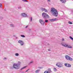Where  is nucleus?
I'll return each mask as SVG.
<instances>
[{
  "label": "nucleus",
  "mask_w": 73,
  "mask_h": 73,
  "mask_svg": "<svg viewBox=\"0 0 73 73\" xmlns=\"http://www.w3.org/2000/svg\"><path fill=\"white\" fill-rule=\"evenodd\" d=\"M46 73H50V72H49L48 71H46Z\"/></svg>",
  "instance_id": "nucleus-27"
},
{
  "label": "nucleus",
  "mask_w": 73,
  "mask_h": 73,
  "mask_svg": "<svg viewBox=\"0 0 73 73\" xmlns=\"http://www.w3.org/2000/svg\"><path fill=\"white\" fill-rule=\"evenodd\" d=\"M45 22H46V20H45Z\"/></svg>",
  "instance_id": "nucleus-42"
},
{
  "label": "nucleus",
  "mask_w": 73,
  "mask_h": 73,
  "mask_svg": "<svg viewBox=\"0 0 73 73\" xmlns=\"http://www.w3.org/2000/svg\"><path fill=\"white\" fill-rule=\"evenodd\" d=\"M46 72V71H45V72H44V73H45Z\"/></svg>",
  "instance_id": "nucleus-41"
},
{
  "label": "nucleus",
  "mask_w": 73,
  "mask_h": 73,
  "mask_svg": "<svg viewBox=\"0 0 73 73\" xmlns=\"http://www.w3.org/2000/svg\"><path fill=\"white\" fill-rule=\"evenodd\" d=\"M47 46H50V44H49V43H47Z\"/></svg>",
  "instance_id": "nucleus-19"
},
{
  "label": "nucleus",
  "mask_w": 73,
  "mask_h": 73,
  "mask_svg": "<svg viewBox=\"0 0 73 73\" xmlns=\"http://www.w3.org/2000/svg\"><path fill=\"white\" fill-rule=\"evenodd\" d=\"M56 20H57V19L56 18L50 19V21H56Z\"/></svg>",
  "instance_id": "nucleus-11"
},
{
  "label": "nucleus",
  "mask_w": 73,
  "mask_h": 73,
  "mask_svg": "<svg viewBox=\"0 0 73 73\" xmlns=\"http://www.w3.org/2000/svg\"><path fill=\"white\" fill-rule=\"evenodd\" d=\"M22 1H28L27 0H22Z\"/></svg>",
  "instance_id": "nucleus-26"
},
{
  "label": "nucleus",
  "mask_w": 73,
  "mask_h": 73,
  "mask_svg": "<svg viewBox=\"0 0 73 73\" xmlns=\"http://www.w3.org/2000/svg\"><path fill=\"white\" fill-rule=\"evenodd\" d=\"M69 38H70L72 40V41H73V38H72V37L71 36H70L69 37Z\"/></svg>",
  "instance_id": "nucleus-22"
},
{
  "label": "nucleus",
  "mask_w": 73,
  "mask_h": 73,
  "mask_svg": "<svg viewBox=\"0 0 73 73\" xmlns=\"http://www.w3.org/2000/svg\"><path fill=\"white\" fill-rule=\"evenodd\" d=\"M61 44L62 46H64V47L68 48H72V46L69 45L66 43L62 42L61 43Z\"/></svg>",
  "instance_id": "nucleus-2"
},
{
  "label": "nucleus",
  "mask_w": 73,
  "mask_h": 73,
  "mask_svg": "<svg viewBox=\"0 0 73 73\" xmlns=\"http://www.w3.org/2000/svg\"><path fill=\"white\" fill-rule=\"evenodd\" d=\"M28 70H27L26 72H27L28 71Z\"/></svg>",
  "instance_id": "nucleus-40"
},
{
  "label": "nucleus",
  "mask_w": 73,
  "mask_h": 73,
  "mask_svg": "<svg viewBox=\"0 0 73 73\" xmlns=\"http://www.w3.org/2000/svg\"><path fill=\"white\" fill-rule=\"evenodd\" d=\"M54 72H56V71H57V69H56L55 68H54Z\"/></svg>",
  "instance_id": "nucleus-17"
},
{
  "label": "nucleus",
  "mask_w": 73,
  "mask_h": 73,
  "mask_svg": "<svg viewBox=\"0 0 73 73\" xmlns=\"http://www.w3.org/2000/svg\"><path fill=\"white\" fill-rule=\"evenodd\" d=\"M21 37H25V36L24 35H21Z\"/></svg>",
  "instance_id": "nucleus-24"
},
{
  "label": "nucleus",
  "mask_w": 73,
  "mask_h": 73,
  "mask_svg": "<svg viewBox=\"0 0 73 73\" xmlns=\"http://www.w3.org/2000/svg\"><path fill=\"white\" fill-rule=\"evenodd\" d=\"M11 25V27H14V25H12V24L11 25Z\"/></svg>",
  "instance_id": "nucleus-28"
},
{
  "label": "nucleus",
  "mask_w": 73,
  "mask_h": 73,
  "mask_svg": "<svg viewBox=\"0 0 73 73\" xmlns=\"http://www.w3.org/2000/svg\"><path fill=\"white\" fill-rule=\"evenodd\" d=\"M64 40H65V39H64V38L62 39V41H64Z\"/></svg>",
  "instance_id": "nucleus-31"
},
{
  "label": "nucleus",
  "mask_w": 73,
  "mask_h": 73,
  "mask_svg": "<svg viewBox=\"0 0 73 73\" xmlns=\"http://www.w3.org/2000/svg\"><path fill=\"white\" fill-rule=\"evenodd\" d=\"M15 56H19V54L18 53H16L15 54Z\"/></svg>",
  "instance_id": "nucleus-25"
},
{
  "label": "nucleus",
  "mask_w": 73,
  "mask_h": 73,
  "mask_svg": "<svg viewBox=\"0 0 73 73\" xmlns=\"http://www.w3.org/2000/svg\"><path fill=\"white\" fill-rule=\"evenodd\" d=\"M56 66L59 68H61L62 66V64L60 62H58L56 64Z\"/></svg>",
  "instance_id": "nucleus-5"
},
{
  "label": "nucleus",
  "mask_w": 73,
  "mask_h": 73,
  "mask_svg": "<svg viewBox=\"0 0 73 73\" xmlns=\"http://www.w3.org/2000/svg\"><path fill=\"white\" fill-rule=\"evenodd\" d=\"M4 60H5V59H6V58H3Z\"/></svg>",
  "instance_id": "nucleus-35"
},
{
  "label": "nucleus",
  "mask_w": 73,
  "mask_h": 73,
  "mask_svg": "<svg viewBox=\"0 0 73 73\" xmlns=\"http://www.w3.org/2000/svg\"><path fill=\"white\" fill-rule=\"evenodd\" d=\"M48 51H50V49H48Z\"/></svg>",
  "instance_id": "nucleus-36"
},
{
  "label": "nucleus",
  "mask_w": 73,
  "mask_h": 73,
  "mask_svg": "<svg viewBox=\"0 0 73 73\" xmlns=\"http://www.w3.org/2000/svg\"><path fill=\"white\" fill-rule=\"evenodd\" d=\"M68 24H73L70 21H69L68 22Z\"/></svg>",
  "instance_id": "nucleus-20"
},
{
  "label": "nucleus",
  "mask_w": 73,
  "mask_h": 73,
  "mask_svg": "<svg viewBox=\"0 0 73 73\" xmlns=\"http://www.w3.org/2000/svg\"><path fill=\"white\" fill-rule=\"evenodd\" d=\"M27 68V66H25L24 67L22 68L21 69V70H22V69H25V68Z\"/></svg>",
  "instance_id": "nucleus-18"
},
{
  "label": "nucleus",
  "mask_w": 73,
  "mask_h": 73,
  "mask_svg": "<svg viewBox=\"0 0 73 73\" xmlns=\"http://www.w3.org/2000/svg\"><path fill=\"white\" fill-rule=\"evenodd\" d=\"M69 38H70L72 40V41H73V38H72V37L71 36H70L69 37Z\"/></svg>",
  "instance_id": "nucleus-21"
},
{
  "label": "nucleus",
  "mask_w": 73,
  "mask_h": 73,
  "mask_svg": "<svg viewBox=\"0 0 73 73\" xmlns=\"http://www.w3.org/2000/svg\"><path fill=\"white\" fill-rule=\"evenodd\" d=\"M32 63H33V62L31 61L30 62V63H29V64H32Z\"/></svg>",
  "instance_id": "nucleus-29"
},
{
  "label": "nucleus",
  "mask_w": 73,
  "mask_h": 73,
  "mask_svg": "<svg viewBox=\"0 0 73 73\" xmlns=\"http://www.w3.org/2000/svg\"><path fill=\"white\" fill-rule=\"evenodd\" d=\"M69 38H70L72 40V41H73V38H72V37L71 36H70L69 37Z\"/></svg>",
  "instance_id": "nucleus-23"
},
{
  "label": "nucleus",
  "mask_w": 73,
  "mask_h": 73,
  "mask_svg": "<svg viewBox=\"0 0 73 73\" xmlns=\"http://www.w3.org/2000/svg\"><path fill=\"white\" fill-rule=\"evenodd\" d=\"M39 21L40 23L42 25H44L45 24V22H44V21H43V20L41 19H39Z\"/></svg>",
  "instance_id": "nucleus-7"
},
{
  "label": "nucleus",
  "mask_w": 73,
  "mask_h": 73,
  "mask_svg": "<svg viewBox=\"0 0 73 73\" xmlns=\"http://www.w3.org/2000/svg\"><path fill=\"white\" fill-rule=\"evenodd\" d=\"M41 10L42 11V12L44 11V12H46V9L44 8H41Z\"/></svg>",
  "instance_id": "nucleus-12"
},
{
  "label": "nucleus",
  "mask_w": 73,
  "mask_h": 73,
  "mask_svg": "<svg viewBox=\"0 0 73 73\" xmlns=\"http://www.w3.org/2000/svg\"><path fill=\"white\" fill-rule=\"evenodd\" d=\"M18 42L21 45H23L24 44V42L22 40H19L18 41Z\"/></svg>",
  "instance_id": "nucleus-8"
},
{
  "label": "nucleus",
  "mask_w": 73,
  "mask_h": 73,
  "mask_svg": "<svg viewBox=\"0 0 73 73\" xmlns=\"http://www.w3.org/2000/svg\"><path fill=\"white\" fill-rule=\"evenodd\" d=\"M40 71V70H36L35 71V73H38L39 72V71Z\"/></svg>",
  "instance_id": "nucleus-16"
},
{
  "label": "nucleus",
  "mask_w": 73,
  "mask_h": 73,
  "mask_svg": "<svg viewBox=\"0 0 73 73\" xmlns=\"http://www.w3.org/2000/svg\"><path fill=\"white\" fill-rule=\"evenodd\" d=\"M42 16L44 18V19H46V13H42Z\"/></svg>",
  "instance_id": "nucleus-9"
},
{
  "label": "nucleus",
  "mask_w": 73,
  "mask_h": 73,
  "mask_svg": "<svg viewBox=\"0 0 73 73\" xmlns=\"http://www.w3.org/2000/svg\"><path fill=\"white\" fill-rule=\"evenodd\" d=\"M46 12H48V11L46 10Z\"/></svg>",
  "instance_id": "nucleus-38"
},
{
  "label": "nucleus",
  "mask_w": 73,
  "mask_h": 73,
  "mask_svg": "<svg viewBox=\"0 0 73 73\" xmlns=\"http://www.w3.org/2000/svg\"><path fill=\"white\" fill-rule=\"evenodd\" d=\"M32 21V17H31V21Z\"/></svg>",
  "instance_id": "nucleus-32"
},
{
  "label": "nucleus",
  "mask_w": 73,
  "mask_h": 73,
  "mask_svg": "<svg viewBox=\"0 0 73 73\" xmlns=\"http://www.w3.org/2000/svg\"><path fill=\"white\" fill-rule=\"evenodd\" d=\"M64 65H65V66L66 67H71V65H70L69 64L65 63L64 64Z\"/></svg>",
  "instance_id": "nucleus-10"
},
{
  "label": "nucleus",
  "mask_w": 73,
  "mask_h": 73,
  "mask_svg": "<svg viewBox=\"0 0 73 73\" xmlns=\"http://www.w3.org/2000/svg\"><path fill=\"white\" fill-rule=\"evenodd\" d=\"M65 58L68 60H70V61L73 60V59L70 57L69 56L66 55L65 56Z\"/></svg>",
  "instance_id": "nucleus-4"
},
{
  "label": "nucleus",
  "mask_w": 73,
  "mask_h": 73,
  "mask_svg": "<svg viewBox=\"0 0 73 73\" xmlns=\"http://www.w3.org/2000/svg\"><path fill=\"white\" fill-rule=\"evenodd\" d=\"M46 18H48V19L49 18V16L46 13Z\"/></svg>",
  "instance_id": "nucleus-15"
},
{
  "label": "nucleus",
  "mask_w": 73,
  "mask_h": 73,
  "mask_svg": "<svg viewBox=\"0 0 73 73\" xmlns=\"http://www.w3.org/2000/svg\"><path fill=\"white\" fill-rule=\"evenodd\" d=\"M48 1H49V2L50 1V0H48Z\"/></svg>",
  "instance_id": "nucleus-37"
},
{
  "label": "nucleus",
  "mask_w": 73,
  "mask_h": 73,
  "mask_svg": "<svg viewBox=\"0 0 73 73\" xmlns=\"http://www.w3.org/2000/svg\"><path fill=\"white\" fill-rule=\"evenodd\" d=\"M28 27V26H26V28H27V27Z\"/></svg>",
  "instance_id": "nucleus-39"
},
{
  "label": "nucleus",
  "mask_w": 73,
  "mask_h": 73,
  "mask_svg": "<svg viewBox=\"0 0 73 73\" xmlns=\"http://www.w3.org/2000/svg\"><path fill=\"white\" fill-rule=\"evenodd\" d=\"M60 0V1H61V2H62V3H65L66 1V0Z\"/></svg>",
  "instance_id": "nucleus-13"
},
{
  "label": "nucleus",
  "mask_w": 73,
  "mask_h": 73,
  "mask_svg": "<svg viewBox=\"0 0 73 73\" xmlns=\"http://www.w3.org/2000/svg\"><path fill=\"white\" fill-rule=\"evenodd\" d=\"M51 12L53 16H55L56 17H57V16H58V11L53 7H52L51 8Z\"/></svg>",
  "instance_id": "nucleus-1"
},
{
  "label": "nucleus",
  "mask_w": 73,
  "mask_h": 73,
  "mask_svg": "<svg viewBox=\"0 0 73 73\" xmlns=\"http://www.w3.org/2000/svg\"><path fill=\"white\" fill-rule=\"evenodd\" d=\"M48 20H46V23H48Z\"/></svg>",
  "instance_id": "nucleus-33"
},
{
  "label": "nucleus",
  "mask_w": 73,
  "mask_h": 73,
  "mask_svg": "<svg viewBox=\"0 0 73 73\" xmlns=\"http://www.w3.org/2000/svg\"><path fill=\"white\" fill-rule=\"evenodd\" d=\"M19 9V8L21 9V7H18Z\"/></svg>",
  "instance_id": "nucleus-34"
},
{
  "label": "nucleus",
  "mask_w": 73,
  "mask_h": 73,
  "mask_svg": "<svg viewBox=\"0 0 73 73\" xmlns=\"http://www.w3.org/2000/svg\"><path fill=\"white\" fill-rule=\"evenodd\" d=\"M48 72H50V73L52 72V71L51 70L50 68H48Z\"/></svg>",
  "instance_id": "nucleus-14"
},
{
  "label": "nucleus",
  "mask_w": 73,
  "mask_h": 73,
  "mask_svg": "<svg viewBox=\"0 0 73 73\" xmlns=\"http://www.w3.org/2000/svg\"><path fill=\"white\" fill-rule=\"evenodd\" d=\"M18 62V64H14L13 65V67L15 69H19V65L21 64V62L19 61Z\"/></svg>",
  "instance_id": "nucleus-3"
},
{
  "label": "nucleus",
  "mask_w": 73,
  "mask_h": 73,
  "mask_svg": "<svg viewBox=\"0 0 73 73\" xmlns=\"http://www.w3.org/2000/svg\"><path fill=\"white\" fill-rule=\"evenodd\" d=\"M21 16L22 17H28L27 15L25 13H22L21 14Z\"/></svg>",
  "instance_id": "nucleus-6"
},
{
  "label": "nucleus",
  "mask_w": 73,
  "mask_h": 73,
  "mask_svg": "<svg viewBox=\"0 0 73 73\" xmlns=\"http://www.w3.org/2000/svg\"><path fill=\"white\" fill-rule=\"evenodd\" d=\"M2 7V5L0 3V7H1V8Z\"/></svg>",
  "instance_id": "nucleus-30"
}]
</instances>
